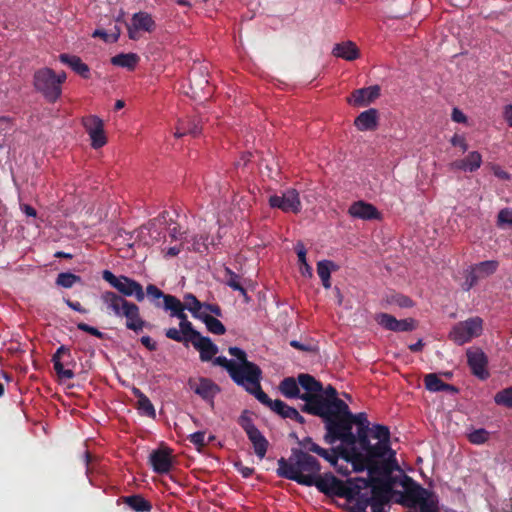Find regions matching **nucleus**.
I'll return each instance as SVG.
<instances>
[{"instance_id": "53", "label": "nucleus", "mask_w": 512, "mask_h": 512, "mask_svg": "<svg viewBox=\"0 0 512 512\" xmlns=\"http://www.w3.org/2000/svg\"><path fill=\"white\" fill-rule=\"evenodd\" d=\"M172 221L171 218H169V213L167 211H163L160 213L156 218L150 220L149 225L151 227H155L157 225L159 226H166L169 224V222Z\"/></svg>"}, {"instance_id": "34", "label": "nucleus", "mask_w": 512, "mask_h": 512, "mask_svg": "<svg viewBox=\"0 0 512 512\" xmlns=\"http://www.w3.org/2000/svg\"><path fill=\"white\" fill-rule=\"evenodd\" d=\"M132 392L137 398V409L140 413L154 419L156 417V412L150 399L138 388H133Z\"/></svg>"}, {"instance_id": "3", "label": "nucleus", "mask_w": 512, "mask_h": 512, "mask_svg": "<svg viewBox=\"0 0 512 512\" xmlns=\"http://www.w3.org/2000/svg\"><path fill=\"white\" fill-rule=\"evenodd\" d=\"M228 353L237 361L229 360L225 356H218L214 358L213 364L224 368L232 381L243 387L249 394L250 391H256L261 386V368L249 361L246 352L239 347H229Z\"/></svg>"}, {"instance_id": "42", "label": "nucleus", "mask_w": 512, "mask_h": 512, "mask_svg": "<svg viewBox=\"0 0 512 512\" xmlns=\"http://www.w3.org/2000/svg\"><path fill=\"white\" fill-rule=\"evenodd\" d=\"M225 283L231 289L244 293V287L241 282V276L236 274L230 268H225Z\"/></svg>"}, {"instance_id": "39", "label": "nucleus", "mask_w": 512, "mask_h": 512, "mask_svg": "<svg viewBox=\"0 0 512 512\" xmlns=\"http://www.w3.org/2000/svg\"><path fill=\"white\" fill-rule=\"evenodd\" d=\"M499 267V262L496 260H486L472 266L480 279L494 274Z\"/></svg>"}, {"instance_id": "59", "label": "nucleus", "mask_w": 512, "mask_h": 512, "mask_svg": "<svg viewBox=\"0 0 512 512\" xmlns=\"http://www.w3.org/2000/svg\"><path fill=\"white\" fill-rule=\"evenodd\" d=\"M295 250H296V253L298 256V261H299L300 265L307 263L305 246L301 242H298L295 247Z\"/></svg>"}, {"instance_id": "46", "label": "nucleus", "mask_w": 512, "mask_h": 512, "mask_svg": "<svg viewBox=\"0 0 512 512\" xmlns=\"http://www.w3.org/2000/svg\"><path fill=\"white\" fill-rule=\"evenodd\" d=\"M489 439V432L484 428L476 429L468 434V440L475 445L484 444Z\"/></svg>"}, {"instance_id": "2", "label": "nucleus", "mask_w": 512, "mask_h": 512, "mask_svg": "<svg viewBox=\"0 0 512 512\" xmlns=\"http://www.w3.org/2000/svg\"><path fill=\"white\" fill-rule=\"evenodd\" d=\"M381 424H374L370 427V422L365 412L353 414L348 406H344L341 411L325 427L326 433L323 440L328 445H333L340 441L339 446L367 448L371 445L374 429Z\"/></svg>"}, {"instance_id": "14", "label": "nucleus", "mask_w": 512, "mask_h": 512, "mask_svg": "<svg viewBox=\"0 0 512 512\" xmlns=\"http://www.w3.org/2000/svg\"><path fill=\"white\" fill-rule=\"evenodd\" d=\"M358 484L363 488L368 486H372V505H380L385 506L390 498L389 494L392 492V485L394 481H383L381 478H372V480H367L365 478L357 477Z\"/></svg>"}, {"instance_id": "19", "label": "nucleus", "mask_w": 512, "mask_h": 512, "mask_svg": "<svg viewBox=\"0 0 512 512\" xmlns=\"http://www.w3.org/2000/svg\"><path fill=\"white\" fill-rule=\"evenodd\" d=\"M83 125L90 136L91 146L94 149H99L107 143L102 119L98 116L91 115L83 119Z\"/></svg>"}, {"instance_id": "13", "label": "nucleus", "mask_w": 512, "mask_h": 512, "mask_svg": "<svg viewBox=\"0 0 512 512\" xmlns=\"http://www.w3.org/2000/svg\"><path fill=\"white\" fill-rule=\"evenodd\" d=\"M238 424L245 431L249 441L251 442L254 453L259 459H263L269 448V442L261 431L254 425L249 412L244 410L238 418Z\"/></svg>"}, {"instance_id": "1", "label": "nucleus", "mask_w": 512, "mask_h": 512, "mask_svg": "<svg viewBox=\"0 0 512 512\" xmlns=\"http://www.w3.org/2000/svg\"><path fill=\"white\" fill-rule=\"evenodd\" d=\"M373 439L377 442L368 445L367 448L336 446L325 449L312 445L311 450L343 476L350 474L348 464H351L354 472L367 470L369 474L367 480L381 478L383 481H394L391 474L394 470L399 469V465L396 460V452L391 448L389 428L376 426Z\"/></svg>"}, {"instance_id": "57", "label": "nucleus", "mask_w": 512, "mask_h": 512, "mask_svg": "<svg viewBox=\"0 0 512 512\" xmlns=\"http://www.w3.org/2000/svg\"><path fill=\"white\" fill-rule=\"evenodd\" d=\"M64 302L69 308H71L74 311H77L82 314H86L88 312V310L84 308L78 301H71L69 298H64Z\"/></svg>"}, {"instance_id": "54", "label": "nucleus", "mask_w": 512, "mask_h": 512, "mask_svg": "<svg viewBox=\"0 0 512 512\" xmlns=\"http://www.w3.org/2000/svg\"><path fill=\"white\" fill-rule=\"evenodd\" d=\"M479 279H480L479 276L471 268L465 277L464 289L467 291L470 290L472 287H474L477 284Z\"/></svg>"}, {"instance_id": "15", "label": "nucleus", "mask_w": 512, "mask_h": 512, "mask_svg": "<svg viewBox=\"0 0 512 512\" xmlns=\"http://www.w3.org/2000/svg\"><path fill=\"white\" fill-rule=\"evenodd\" d=\"M268 202L271 208L280 209L285 213L298 214L302 209L299 193L294 188L287 189L281 195H271Z\"/></svg>"}, {"instance_id": "6", "label": "nucleus", "mask_w": 512, "mask_h": 512, "mask_svg": "<svg viewBox=\"0 0 512 512\" xmlns=\"http://www.w3.org/2000/svg\"><path fill=\"white\" fill-rule=\"evenodd\" d=\"M101 301L109 314L118 318H125V326L128 330L140 333L144 328L150 327L140 314L139 306L113 291H105L101 294Z\"/></svg>"}, {"instance_id": "40", "label": "nucleus", "mask_w": 512, "mask_h": 512, "mask_svg": "<svg viewBox=\"0 0 512 512\" xmlns=\"http://www.w3.org/2000/svg\"><path fill=\"white\" fill-rule=\"evenodd\" d=\"M199 320H201L206 325V328L209 332L215 335H223L226 333V328L223 323L216 317H213L206 312L201 315Z\"/></svg>"}, {"instance_id": "33", "label": "nucleus", "mask_w": 512, "mask_h": 512, "mask_svg": "<svg viewBox=\"0 0 512 512\" xmlns=\"http://www.w3.org/2000/svg\"><path fill=\"white\" fill-rule=\"evenodd\" d=\"M279 391L288 399H300V396H302L298 379L294 377L284 378L279 384Z\"/></svg>"}, {"instance_id": "64", "label": "nucleus", "mask_w": 512, "mask_h": 512, "mask_svg": "<svg viewBox=\"0 0 512 512\" xmlns=\"http://www.w3.org/2000/svg\"><path fill=\"white\" fill-rule=\"evenodd\" d=\"M355 503L351 506L350 512H366V507L364 503L358 502V500H354Z\"/></svg>"}, {"instance_id": "58", "label": "nucleus", "mask_w": 512, "mask_h": 512, "mask_svg": "<svg viewBox=\"0 0 512 512\" xmlns=\"http://www.w3.org/2000/svg\"><path fill=\"white\" fill-rule=\"evenodd\" d=\"M203 312H210L214 314L216 317H222V309L218 304H211V303H203Z\"/></svg>"}, {"instance_id": "63", "label": "nucleus", "mask_w": 512, "mask_h": 512, "mask_svg": "<svg viewBox=\"0 0 512 512\" xmlns=\"http://www.w3.org/2000/svg\"><path fill=\"white\" fill-rule=\"evenodd\" d=\"M504 119L512 127V105H507L504 109Z\"/></svg>"}, {"instance_id": "48", "label": "nucleus", "mask_w": 512, "mask_h": 512, "mask_svg": "<svg viewBox=\"0 0 512 512\" xmlns=\"http://www.w3.org/2000/svg\"><path fill=\"white\" fill-rule=\"evenodd\" d=\"M206 433L204 431H197L188 436V440L197 447L198 451H201L205 446L208 445L206 442Z\"/></svg>"}, {"instance_id": "56", "label": "nucleus", "mask_w": 512, "mask_h": 512, "mask_svg": "<svg viewBox=\"0 0 512 512\" xmlns=\"http://www.w3.org/2000/svg\"><path fill=\"white\" fill-rule=\"evenodd\" d=\"M235 468L244 478H249L255 471L254 468L244 466L241 462L235 463Z\"/></svg>"}, {"instance_id": "26", "label": "nucleus", "mask_w": 512, "mask_h": 512, "mask_svg": "<svg viewBox=\"0 0 512 512\" xmlns=\"http://www.w3.org/2000/svg\"><path fill=\"white\" fill-rule=\"evenodd\" d=\"M348 212L352 217L363 220L380 219V213L377 208L374 205L364 201L354 202L349 207Z\"/></svg>"}, {"instance_id": "11", "label": "nucleus", "mask_w": 512, "mask_h": 512, "mask_svg": "<svg viewBox=\"0 0 512 512\" xmlns=\"http://www.w3.org/2000/svg\"><path fill=\"white\" fill-rule=\"evenodd\" d=\"M102 278L117 290L118 295L125 299L127 297H134L138 302H142L145 299L143 286L138 281L128 276H116L110 270H104L102 272Z\"/></svg>"}, {"instance_id": "43", "label": "nucleus", "mask_w": 512, "mask_h": 512, "mask_svg": "<svg viewBox=\"0 0 512 512\" xmlns=\"http://www.w3.org/2000/svg\"><path fill=\"white\" fill-rule=\"evenodd\" d=\"M425 388L431 392H439L442 391V388L445 384L437 374L430 373L425 375L424 377Z\"/></svg>"}, {"instance_id": "49", "label": "nucleus", "mask_w": 512, "mask_h": 512, "mask_svg": "<svg viewBox=\"0 0 512 512\" xmlns=\"http://www.w3.org/2000/svg\"><path fill=\"white\" fill-rule=\"evenodd\" d=\"M331 268H335V264L330 260H322L317 263V273L320 279L328 278L331 274Z\"/></svg>"}, {"instance_id": "32", "label": "nucleus", "mask_w": 512, "mask_h": 512, "mask_svg": "<svg viewBox=\"0 0 512 512\" xmlns=\"http://www.w3.org/2000/svg\"><path fill=\"white\" fill-rule=\"evenodd\" d=\"M482 164V156L479 152H470L464 159L453 162V167L463 171H476Z\"/></svg>"}, {"instance_id": "27", "label": "nucleus", "mask_w": 512, "mask_h": 512, "mask_svg": "<svg viewBox=\"0 0 512 512\" xmlns=\"http://www.w3.org/2000/svg\"><path fill=\"white\" fill-rule=\"evenodd\" d=\"M359 131H374L378 127V110L370 108L361 112L354 120Z\"/></svg>"}, {"instance_id": "7", "label": "nucleus", "mask_w": 512, "mask_h": 512, "mask_svg": "<svg viewBox=\"0 0 512 512\" xmlns=\"http://www.w3.org/2000/svg\"><path fill=\"white\" fill-rule=\"evenodd\" d=\"M404 492H396L399 497L395 503L407 508L419 506L420 512H439V498L431 490H428L405 475L402 481Z\"/></svg>"}, {"instance_id": "25", "label": "nucleus", "mask_w": 512, "mask_h": 512, "mask_svg": "<svg viewBox=\"0 0 512 512\" xmlns=\"http://www.w3.org/2000/svg\"><path fill=\"white\" fill-rule=\"evenodd\" d=\"M203 130V119L199 116H191L183 119L179 122L175 136L182 137L190 135L192 137H198Z\"/></svg>"}, {"instance_id": "28", "label": "nucleus", "mask_w": 512, "mask_h": 512, "mask_svg": "<svg viewBox=\"0 0 512 512\" xmlns=\"http://www.w3.org/2000/svg\"><path fill=\"white\" fill-rule=\"evenodd\" d=\"M61 63L68 65L76 74L84 79L90 78V68L79 56L62 53L59 55Z\"/></svg>"}, {"instance_id": "44", "label": "nucleus", "mask_w": 512, "mask_h": 512, "mask_svg": "<svg viewBox=\"0 0 512 512\" xmlns=\"http://www.w3.org/2000/svg\"><path fill=\"white\" fill-rule=\"evenodd\" d=\"M387 303L391 305H396L400 308H410L413 306V301L411 298L398 293L388 296Z\"/></svg>"}, {"instance_id": "55", "label": "nucleus", "mask_w": 512, "mask_h": 512, "mask_svg": "<svg viewBox=\"0 0 512 512\" xmlns=\"http://www.w3.org/2000/svg\"><path fill=\"white\" fill-rule=\"evenodd\" d=\"M451 144L454 146V147H459L461 148V150L463 152L467 151L468 149V145H467V142H466V139L464 136L462 135H459V134H455L451 140H450Z\"/></svg>"}, {"instance_id": "52", "label": "nucleus", "mask_w": 512, "mask_h": 512, "mask_svg": "<svg viewBox=\"0 0 512 512\" xmlns=\"http://www.w3.org/2000/svg\"><path fill=\"white\" fill-rule=\"evenodd\" d=\"M77 328L83 332H86L90 335H93L99 339H103L104 338V333L101 332L100 330H98L96 327H93V326H90L86 323H83V322H80L77 324Z\"/></svg>"}, {"instance_id": "16", "label": "nucleus", "mask_w": 512, "mask_h": 512, "mask_svg": "<svg viewBox=\"0 0 512 512\" xmlns=\"http://www.w3.org/2000/svg\"><path fill=\"white\" fill-rule=\"evenodd\" d=\"M54 370L62 379H72L75 374L70 368L76 365L68 347L61 345L52 356Z\"/></svg>"}, {"instance_id": "41", "label": "nucleus", "mask_w": 512, "mask_h": 512, "mask_svg": "<svg viewBox=\"0 0 512 512\" xmlns=\"http://www.w3.org/2000/svg\"><path fill=\"white\" fill-rule=\"evenodd\" d=\"M82 281L81 277L71 272L59 273L56 278V285L63 288H71Z\"/></svg>"}, {"instance_id": "50", "label": "nucleus", "mask_w": 512, "mask_h": 512, "mask_svg": "<svg viewBox=\"0 0 512 512\" xmlns=\"http://www.w3.org/2000/svg\"><path fill=\"white\" fill-rule=\"evenodd\" d=\"M289 437L295 439L298 445L301 447L300 449L307 450L308 452L315 453V451L311 450L312 445L319 446L317 443L313 441V439L309 436L299 439L295 432L289 434Z\"/></svg>"}, {"instance_id": "51", "label": "nucleus", "mask_w": 512, "mask_h": 512, "mask_svg": "<svg viewBox=\"0 0 512 512\" xmlns=\"http://www.w3.org/2000/svg\"><path fill=\"white\" fill-rule=\"evenodd\" d=\"M498 226L508 225L512 227V209L504 208L501 209L497 216Z\"/></svg>"}, {"instance_id": "30", "label": "nucleus", "mask_w": 512, "mask_h": 512, "mask_svg": "<svg viewBox=\"0 0 512 512\" xmlns=\"http://www.w3.org/2000/svg\"><path fill=\"white\" fill-rule=\"evenodd\" d=\"M297 379L299 386L305 390L302 396H300L301 400H303L305 395L318 396V393L323 390L322 383L310 374L301 373L298 375Z\"/></svg>"}, {"instance_id": "31", "label": "nucleus", "mask_w": 512, "mask_h": 512, "mask_svg": "<svg viewBox=\"0 0 512 512\" xmlns=\"http://www.w3.org/2000/svg\"><path fill=\"white\" fill-rule=\"evenodd\" d=\"M332 54L346 61H354L360 57V51L352 41L337 43L332 50Z\"/></svg>"}, {"instance_id": "36", "label": "nucleus", "mask_w": 512, "mask_h": 512, "mask_svg": "<svg viewBox=\"0 0 512 512\" xmlns=\"http://www.w3.org/2000/svg\"><path fill=\"white\" fill-rule=\"evenodd\" d=\"M140 58L135 53H121L111 58V63L114 66L127 68L128 70H134L138 64Z\"/></svg>"}, {"instance_id": "38", "label": "nucleus", "mask_w": 512, "mask_h": 512, "mask_svg": "<svg viewBox=\"0 0 512 512\" xmlns=\"http://www.w3.org/2000/svg\"><path fill=\"white\" fill-rule=\"evenodd\" d=\"M182 305L185 306V310H188L192 313V316L196 319H200L201 315L205 312L203 309V302L199 301L195 295L192 293H187L184 296V302Z\"/></svg>"}, {"instance_id": "18", "label": "nucleus", "mask_w": 512, "mask_h": 512, "mask_svg": "<svg viewBox=\"0 0 512 512\" xmlns=\"http://www.w3.org/2000/svg\"><path fill=\"white\" fill-rule=\"evenodd\" d=\"M188 386L204 401L213 406L215 396L220 393V387L210 378L199 377L198 379L189 378Z\"/></svg>"}, {"instance_id": "37", "label": "nucleus", "mask_w": 512, "mask_h": 512, "mask_svg": "<svg viewBox=\"0 0 512 512\" xmlns=\"http://www.w3.org/2000/svg\"><path fill=\"white\" fill-rule=\"evenodd\" d=\"M146 295L153 302L156 308H163L164 310H166L167 297L172 296L171 294H165L154 284H149L146 287Z\"/></svg>"}, {"instance_id": "23", "label": "nucleus", "mask_w": 512, "mask_h": 512, "mask_svg": "<svg viewBox=\"0 0 512 512\" xmlns=\"http://www.w3.org/2000/svg\"><path fill=\"white\" fill-rule=\"evenodd\" d=\"M377 322L387 330L394 332H408L416 328V321L412 318L398 320L394 316L381 313L376 318Z\"/></svg>"}, {"instance_id": "8", "label": "nucleus", "mask_w": 512, "mask_h": 512, "mask_svg": "<svg viewBox=\"0 0 512 512\" xmlns=\"http://www.w3.org/2000/svg\"><path fill=\"white\" fill-rule=\"evenodd\" d=\"M308 483V487L315 486L318 491L329 497L345 498L348 502H352L359 491L362 490L356 478H349L346 482L338 479L331 472L321 475L320 473L316 478L311 481L304 479Z\"/></svg>"}, {"instance_id": "4", "label": "nucleus", "mask_w": 512, "mask_h": 512, "mask_svg": "<svg viewBox=\"0 0 512 512\" xmlns=\"http://www.w3.org/2000/svg\"><path fill=\"white\" fill-rule=\"evenodd\" d=\"M307 450L292 448L288 459L281 457L276 473L279 477L308 486L304 479L313 481L321 471L320 462Z\"/></svg>"}, {"instance_id": "17", "label": "nucleus", "mask_w": 512, "mask_h": 512, "mask_svg": "<svg viewBox=\"0 0 512 512\" xmlns=\"http://www.w3.org/2000/svg\"><path fill=\"white\" fill-rule=\"evenodd\" d=\"M250 394L253 395L261 404L268 407L270 410L278 414L280 417L286 419H293L296 417L295 412L297 409L289 406L284 401L280 399L272 400L262 389L260 386L256 391H250Z\"/></svg>"}, {"instance_id": "9", "label": "nucleus", "mask_w": 512, "mask_h": 512, "mask_svg": "<svg viewBox=\"0 0 512 512\" xmlns=\"http://www.w3.org/2000/svg\"><path fill=\"white\" fill-rule=\"evenodd\" d=\"M166 311L170 312L171 317H176L180 320L179 329L171 327L165 330V336L173 341L183 343L185 347L189 346V340L192 336H198L197 331L193 324L188 320L185 314V306L176 296H168L166 299Z\"/></svg>"}, {"instance_id": "62", "label": "nucleus", "mask_w": 512, "mask_h": 512, "mask_svg": "<svg viewBox=\"0 0 512 512\" xmlns=\"http://www.w3.org/2000/svg\"><path fill=\"white\" fill-rule=\"evenodd\" d=\"M451 117L452 120L457 123H465L467 121L465 114L458 108L453 109Z\"/></svg>"}, {"instance_id": "47", "label": "nucleus", "mask_w": 512, "mask_h": 512, "mask_svg": "<svg viewBox=\"0 0 512 512\" xmlns=\"http://www.w3.org/2000/svg\"><path fill=\"white\" fill-rule=\"evenodd\" d=\"M186 243H191V246L188 247L189 250H193L196 252H201V248L207 249V246L205 244L207 237L204 235H194L190 239L188 237H185Z\"/></svg>"}, {"instance_id": "12", "label": "nucleus", "mask_w": 512, "mask_h": 512, "mask_svg": "<svg viewBox=\"0 0 512 512\" xmlns=\"http://www.w3.org/2000/svg\"><path fill=\"white\" fill-rule=\"evenodd\" d=\"M483 320L476 316L456 323L449 332V339L457 345H464L481 335Z\"/></svg>"}, {"instance_id": "20", "label": "nucleus", "mask_w": 512, "mask_h": 512, "mask_svg": "<svg viewBox=\"0 0 512 512\" xmlns=\"http://www.w3.org/2000/svg\"><path fill=\"white\" fill-rule=\"evenodd\" d=\"M149 464L154 472L167 474L173 467L172 450L168 447H160L149 455Z\"/></svg>"}, {"instance_id": "45", "label": "nucleus", "mask_w": 512, "mask_h": 512, "mask_svg": "<svg viewBox=\"0 0 512 512\" xmlns=\"http://www.w3.org/2000/svg\"><path fill=\"white\" fill-rule=\"evenodd\" d=\"M494 401L497 405L512 408V386L496 393Z\"/></svg>"}, {"instance_id": "21", "label": "nucleus", "mask_w": 512, "mask_h": 512, "mask_svg": "<svg viewBox=\"0 0 512 512\" xmlns=\"http://www.w3.org/2000/svg\"><path fill=\"white\" fill-rule=\"evenodd\" d=\"M467 363L474 376L480 380H486L489 377L487 370L488 358L481 349H468L466 351Z\"/></svg>"}, {"instance_id": "61", "label": "nucleus", "mask_w": 512, "mask_h": 512, "mask_svg": "<svg viewBox=\"0 0 512 512\" xmlns=\"http://www.w3.org/2000/svg\"><path fill=\"white\" fill-rule=\"evenodd\" d=\"M140 342L149 351H155L157 349L156 342L150 336H142Z\"/></svg>"}, {"instance_id": "60", "label": "nucleus", "mask_w": 512, "mask_h": 512, "mask_svg": "<svg viewBox=\"0 0 512 512\" xmlns=\"http://www.w3.org/2000/svg\"><path fill=\"white\" fill-rule=\"evenodd\" d=\"M126 27H127L129 39L136 41L140 38L141 30H139L137 27H135L134 24H132L131 22L127 23Z\"/></svg>"}, {"instance_id": "35", "label": "nucleus", "mask_w": 512, "mask_h": 512, "mask_svg": "<svg viewBox=\"0 0 512 512\" xmlns=\"http://www.w3.org/2000/svg\"><path fill=\"white\" fill-rule=\"evenodd\" d=\"M131 23L134 24V26L139 30L149 33L152 32L156 27V23L152 16L144 11L134 13L131 18Z\"/></svg>"}, {"instance_id": "29", "label": "nucleus", "mask_w": 512, "mask_h": 512, "mask_svg": "<svg viewBox=\"0 0 512 512\" xmlns=\"http://www.w3.org/2000/svg\"><path fill=\"white\" fill-rule=\"evenodd\" d=\"M120 503L126 504L134 512H150L152 510L151 502L141 494L121 496L117 500V504L119 505Z\"/></svg>"}, {"instance_id": "22", "label": "nucleus", "mask_w": 512, "mask_h": 512, "mask_svg": "<svg viewBox=\"0 0 512 512\" xmlns=\"http://www.w3.org/2000/svg\"><path fill=\"white\" fill-rule=\"evenodd\" d=\"M379 85H372L354 90L347 98V102L355 107H366L380 96Z\"/></svg>"}, {"instance_id": "10", "label": "nucleus", "mask_w": 512, "mask_h": 512, "mask_svg": "<svg viewBox=\"0 0 512 512\" xmlns=\"http://www.w3.org/2000/svg\"><path fill=\"white\" fill-rule=\"evenodd\" d=\"M67 75L64 71L56 73L53 69L43 67L33 74V87L49 103L57 102L62 95V85Z\"/></svg>"}, {"instance_id": "24", "label": "nucleus", "mask_w": 512, "mask_h": 512, "mask_svg": "<svg viewBox=\"0 0 512 512\" xmlns=\"http://www.w3.org/2000/svg\"><path fill=\"white\" fill-rule=\"evenodd\" d=\"M190 338L189 344H192L199 351L201 361L208 362L218 353L217 345L209 337L202 336L200 332L198 336Z\"/></svg>"}, {"instance_id": "5", "label": "nucleus", "mask_w": 512, "mask_h": 512, "mask_svg": "<svg viewBox=\"0 0 512 512\" xmlns=\"http://www.w3.org/2000/svg\"><path fill=\"white\" fill-rule=\"evenodd\" d=\"M305 402L301 405L302 412L320 417L324 423V427L332 421V419L341 411L346 402L338 397L337 390L328 385L318 396L305 395L303 397Z\"/></svg>"}]
</instances>
